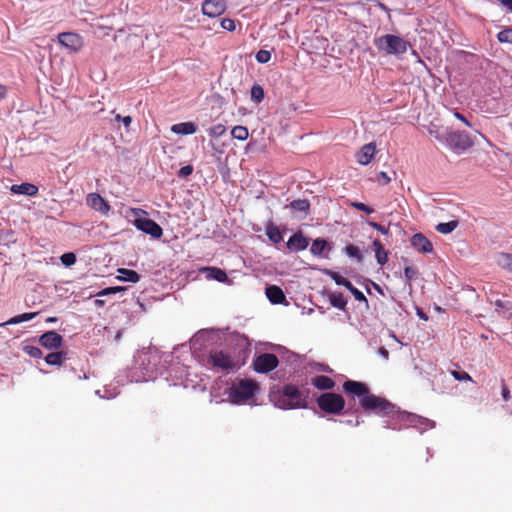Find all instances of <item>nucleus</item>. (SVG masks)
Segmentation results:
<instances>
[{"label":"nucleus","mask_w":512,"mask_h":512,"mask_svg":"<svg viewBox=\"0 0 512 512\" xmlns=\"http://www.w3.org/2000/svg\"><path fill=\"white\" fill-rule=\"evenodd\" d=\"M224 349H213L207 357V365L215 371L234 372L240 369L250 354L248 338L240 334H232Z\"/></svg>","instance_id":"1"},{"label":"nucleus","mask_w":512,"mask_h":512,"mask_svg":"<svg viewBox=\"0 0 512 512\" xmlns=\"http://www.w3.org/2000/svg\"><path fill=\"white\" fill-rule=\"evenodd\" d=\"M259 384L252 379L236 378L227 389L226 394L229 401L236 405L249 403L259 391Z\"/></svg>","instance_id":"2"},{"label":"nucleus","mask_w":512,"mask_h":512,"mask_svg":"<svg viewBox=\"0 0 512 512\" xmlns=\"http://www.w3.org/2000/svg\"><path fill=\"white\" fill-rule=\"evenodd\" d=\"M275 405L281 409L307 408V396L297 386L286 384L278 395H274Z\"/></svg>","instance_id":"3"},{"label":"nucleus","mask_w":512,"mask_h":512,"mask_svg":"<svg viewBox=\"0 0 512 512\" xmlns=\"http://www.w3.org/2000/svg\"><path fill=\"white\" fill-rule=\"evenodd\" d=\"M375 47L388 55H399L407 52L409 42L403 38L393 35L385 34L374 39Z\"/></svg>","instance_id":"4"},{"label":"nucleus","mask_w":512,"mask_h":512,"mask_svg":"<svg viewBox=\"0 0 512 512\" xmlns=\"http://www.w3.org/2000/svg\"><path fill=\"white\" fill-rule=\"evenodd\" d=\"M359 403L365 411H373L381 416H390L398 412L393 403L372 393H369L365 398H361Z\"/></svg>","instance_id":"5"},{"label":"nucleus","mask_w":512,"mask_h":512,"mask_svg":"<svg viewBox=\"0 0 512 512\" xmlns=\"http://www.w3.org/2000/svg\"><path fill=\"white\" fill-rule=\"evenodd\" d=\"M129 213L134 217L133 225L154 238H160L163 234L162 228L154 220L147 218V212L141 208H129Z\"/></svg>","instance_id":"6"},{"label":"nucleus","mask_w":512,"mask_h":512,"mask_svg":"<svg viewBox=\"0 0 512 512\" xmlns=\"http://www.w3.org/2000/svg\"><path fill=\"white\" fill-rule=\"evenodd\" d=\"M444 143L454 153L461 154L473 147L474 140L465 131L447 130L444 134Z\"/></svg>","instance_id":"7"},{"label":"nucleus","mask_w":512,"mask_h":512,"mask_svg":"<svg viewBox=\"0 0 512 512\" xmlns=\"http://www.w3.org/2000/svg\"><path fill=\"white\" fill-rule=\"evenodd\" d=\"M319 409L327 414L339 415L345 408V399L341 394L324 392L316 399Z\"/></svg>","instance_id":"8"},{"label":"nucleus","mask_w":512,"mask_h":512,"mask_svg":"<svg viewBox=\"0 0 512 512\" xmlns=\"http://www.w3.org/2000/svg\"><path fill=\"white\" fill-rule=\"evenodd\" d=\"M279 364L275 354L263 353L257 356L253 362V368L258 373H268L274 370Z\"/></svg>","instance_id":"9"},{"label":"nucleus","mask_w":512,"mask_h":512,"mask_svg":"<svg viewBox=\"0 0 512 512\" xmlns=\"http://www.w3.org/2000/svg\"><path fill=\"white\" fill-rule=\"evenodd\" d=\"M397 414L401 421H404L409 426L415 427L417 429L426 430L434 427V422L428 418L406 412H397Z\"/></svg>","instance_id":"10"},{"label":"nucleus","mask_w":512,"mask_h":512,"mask_svg":"<svg viewBox=\"0 0 512 512\" xmlns=\"http://www.w3.org/2000/svg\"><path fill=\"white\" fill-rule=\"evenodd\" d=\"M342 388L346 394L359 397L360 399L365 398L370 393L369 387L365 383L355 380L345 381Z\"/></svg>","instance_id":"11"},{"label":"nucleus","mask_w":512,"mask_h":512,"mask_svg":"<svg viewBox=\"0 0 512 512\" xmlns=\"http://www.w3.org/2000/svg\"><path fill=\"white\" fill-rule=\"evenodd\" d=\"M225 0H205L202 3V12L204 15L215 18L223 14L226 10Z\"/></svg>","instance_id":"12"},{"label":"nucleus","mask_w":512,"mask_h":512,"mask_svg":"<svg viewBox=\"0 0 512 512\" xmlns=\"http://www.w3.org/2000/svg\"><path fill=\"white\" fill-rule=\"evenodd\" d=\"M86 204L102 215H108L111 208L108 202L98 193H89L86 196Z\"/></svg>","instance_id":"13"},{"label":"nucleus","mask_w":512,"mask_h":512,"mask_svg":"<svg viewBox=\"0 0 512 512\" xmlns=\"http://www.w3.org/2000/svg\"><path fill=\"white\" fill-rule=\"evenodd\" d=\"M39 343L46 349L56 350L63 344V338L55 331H47L39 338Z\"/></svg>","instance_id":"14"},{"label":"nucleus","mask_w":512,"mask_h":512,"mask_svg":"<svg viewBox=\"0 0 512 512\" xmlns=\"http://www.w3.org/2000/svg\"><path fill=\"white\" fill-rule=\"evenodd\" d=\"M59 43L72 51H78L82 46L81 37L72 32H64L58 36Z\"/></svg>","instance_id":"15"},{"label":"nucleus","mask_w":512,"mask_h":512,"mask_svg":"<svg viewBox=\"0 0 512 512\" xmlns=\"http://www.w3.org/2000/svg\"><path fill=\"white\" fill-rule=\"evenodd\" d=\"M308 245L309 241L301 231L294 233L287 241V248L294 252L305 250Z\"/></svg>","instance_id":"16"},{"label":"nucleus","mask_w":512,"mask_h":512,"mask_svg":"<svg viewBox=\"0 0 512 512\" xmlns=\"http://www.w3.org/2000/svg\"><path fill=\"white\" fill-rule=\"evenodd\" d=\"M376 152V145L374 143L365 144L356 154L357 162L361 165L369 164Z\"/></svg>","instance_id":"17"},{"label":"nucleus","mask_w":512,"mask_h":512,"mask_svg":"<svg viewBox=\"0 0 512 512\" xmlns=\"http://www.w3.org/2000/svg\"><path fill=\"white\" fill-rule=\"evenodd\" d=\"M411 245L421 253H430L433 250L432 243L421 233L412 236Z\"/></svg>","instance_id":"18"},{"label":"nucleus","mask_w":512,"mask_h":512,"mask_svg":"<svg viewBox=\"0 0 512 512\" xmlns=\"http://www.w3.org/2000/svg\"><path fill=\"white\" fill-rule=\"evenodd\" d=\"M311 384L318 390L329 391L336 386L335 381L326 375H317L311 378Z\"/></svg>","instance_id":"19"},{"label":"nucleus","mask_w":512,"mask_h":512,"mask_svg":"<svg viewBox=\"0 0 512 512\" xmlns=\"http://www.w3.org/2000/svg\"><path fill=\"white\" fill-rule=\"evenodd\" d=\"M265 294L269 301L273 304H282L286 300L283 290L276 285L267 286Z\"/></svg>","instance_id":"20"},{"label":"nucleus","mask_w":512,"mask_h":512,"mask_svg":"<svg viewBox=\"0 0 512 512\" xmlns=\"http://www.w3.org/2000/svg\"><path fill=\"white\" fill-rule=\"evenodd\" d=\"M201 271L206 273L208 279H214L218 282H226L228 279L226 272L217 267H204Z\"/></svg>","instance_id":"21"},{"label":"nucleus","mask_w":512,"mask_h":512,"mask_svg":"<svg viewBox=\"0 0 512 512\" xmlns=\"http://www.w3.org/2000/svg\"><path fill=\"white\" fill-rule=\"evenodd\" d=\"M197 130L196 125L193 122H182L174 124L171 127V131L175 134L191 135Z\"/></svg>","instance_id":"22"},{"label":"nucleus","mask_w":512,"mask_h":512,"mask_svg":"<svg viewBox=\"0 0 512 512\" xmlns=\"http://www.w3.org/2000/svg\"><path fill=\"white\" fill-rule=\"evenodd\" d=\"M372 246L375 252L377 263L381 266L386 264L388 261V252L384 249V246L380 240L375 239L372 243Z\"/></svg>","instance_id":"23"},{"label":"nucleus","mask_w":512,"mask_h":512,"mask_svg":"<svg viewBox=\"0 0 512 512\" xmlns=\"http://www.w3.org/2000/svg\"><path fill=\"white\" fill-rule=\"evenodd\" d=\"M11 190L17 194L34 196L38 193V188L34 184L22 183L20 185H13Z\"/></svg>","instance_id":"24"},{"label":"nucleus","mask_w":512,"mask_h":512,"mask_svg":"<svg viewBox=\"0 0 512 512\" xmlns=\"http://www.w3.org/2000/svg\"><path fill=\"white\" fill-rule=\"evenodd\" d=\"M118 273L117 278L121 281L137 283L140 280V275L131 269L120 268Z\"/></svg>","instance_id":"25"},{"label":"nucleus","mask_w":512,"mask_h":512,"mask_svg":"<svg viewBox=\"0 0 512 512\" xmlns=\"http://www.w3.org/2000/svg\"><path fill=\"white\" fill-rule=\"evenodd\" d=\"M266 235L269 238V240L275 244H278L283 240L279 228L275 226L273 223H269L266 226Z\"/></svg>","instance_id":"26"},{"label":"nucleus","mask_w":512,"mask_h":512,"mask_svg":"<svg viewBox=\"0 0 512 512\" xmlns=\"http://www.w3.org/2000/svg\"><path fill=\"white\" fill-rule=\"evenodd\" d=\"M66 359V353L63 351L49 353L45 357V362L49 365L60 366Z\"/></svg>","instance_id":"27"},{"label":"nucleus","mask_w":512,"mask_h":512,"mask_svg":"<svg viewBox=\"0 0 512 512\" xmlns=\"http://www.w3.org/2000/svg\"><path fill=\"white\" fill-rule=\"evenodd\" d=\"M250 94H251V100L253 102H255L256 104L261 103L265 97L264 89L259 84H254L252 86Z\"/></svg>","instance_id":"28"},{"label":"nucleus","mask_w":512,"mask_h":512,"mask_svg":"<svg viewBox=\"0 0 512 512\" xmlns=\"http://www.w3.org/2000/svg\"><path fill=\"white\" fill-rule=\"evenodd\" d=\"M458 226V221L452 220L449 222L439 223L436 230L441 234H449L454 231Z\"/></svg>","instance_id":"29"},{"label":"nucleus","mask_w":512,"mask_h":512,"mask_svg":"<svg viewBox=\"0 0 512 512\" xmlns=\"http://www.w3.org/2000/svg\"><path fill=\"white\" fill-rule=\"evenodd\" d=\"M327 246V241L321 238L315 239L311 245L310 251L313 255H321Z\"/></svg>","instance_id":"30"},{"label":"nucleus","mask_w":512,"mask_h":512,"mask_svg":"<svg viewBox=\"0 0 512 512\" xmlns=\"http://www.w3.org/2000/svg\"><path fill=\"white\" fill-rule=\"evenodd\" d=\"M290 207L293 210H297V211L304 212L305 214H307L309 211V208H310V203L306 199H298V200H293L290 203Z\"/></svg>","instance_id":"31"},{"label":"nucleus","mask_w":512,"mask_h":512,"mask_svg":"<svg viewBox=\"0 0 512 512\" xmlns=\"http://www.w3.org/2000/svg\"><path fill=\"white\" fill-rule=\"evenodd\" d=\"M330 302L332 306L338 309H344L347 304L344 295L340 292L331 294Z\"/></svg>","instance_id":"32"},{"label":"nucleus","mask_w":512,"mask_h":512,"mask_svg":"<svg viewBox=\"0 0 512 512\" xmlns=\"http://www.w3.org/2000/svg\"><path fill=\"white\" fill-rule=\"evenodd\" d=\"M231 135L237 140L244 141L248 138L249 131L245 126H235L231 131Z\"/></svg>","instance_id":"33"},{"label":"nucleus","mask_w":512,"mask_h":512,"mask_svg":"<svg viewBox=\"0 0 512 512\" xmlns=\"http://www.w3.org/2000/svg\"><path fill=\"white\" fill-rule=\"evenodd\" d=\"M37 315V312L23 313L12 317L6 324H19L21 322L32 320Z\"/></svg>","instance_id":"34"},{"label":"nucleus","mask_w":512,"mask_h":512,"mask_svg":"<svg viewBox=\"0 0 512 512\" xmlns=\"http://www.w3.org/2000/svg\"><path fill=\"white\" fill-rule=\"evenodd\" d=\"M345 252L349 257L355 258L358 262H362L363 255L357 246L353 244L347 245L345 247Z\"/></svg>","instance_id":"35"},{"label":"nucleus","mask_w":512,"mask_h":512,"mask_svg":"<svg viewBox=\"0 0 512 512\" xmlns=\"http://www.w3.org/2000/svg\"><path fill=\"white\" fill-rule=\"evenodd\" d=\"M497 39L501 43L512 44V28H505L497 34Z\"/></svg>","instance_id":"36"},{"label":"nucleus","mask_w":512,"mask_h":512,"mask_svg":"<svg viewBox=\"0 0 512 512\" xmlns=\"http://www.w3.org/2000/svg\"><path fill=\"white\" fill-rule=\"evenodd\" d=\"M23 351L32 358H41L43 353L40 348L33 345H25Z\"/></svg>","instance_id":"37"},{"label":"nucleus","mask_w":512,"mask_h":512,"mask_svg":"<svg viewBox=\"0 0 512 512\" xmlns=\"http://www.w3.org/2000/svg\"><path fill=\"white\" fill-rule=\"evenodd\" d=\"M226 133V127L222 124H217L209 129V134L212 137L218 138Z\"/></svg>","instance_id":"38"},{"label":"nucleus","mask_w":512,"mask_h":512,"mask_svg":"<svg viewBox=\"0 0 512 512\" xmlns=\"http://www.w3.org/2000/svg\"><path fill=\"white\" fill-rule=\"evenodd\" d=\"M61 262L63 265L69 267L75 264L76 262V255L73 252H67L64 253L61 257Z\"/></svg>","instance_id":"39"},{"label":"nucleus","mask_w":512,"mask_h":512,"mask_svg":"<svg viewBox=\"0 0 512 512\" xmlns=\"http://www.w3.org/2000/svg\"><path fill=\"white\" fill-rule=\"evenodd\" d=\"M259 63H267L271 59V53L268 50H259L255 56Z\"/></svg>","instance_id":"40"},{"label":"nucleus","mask_w":512,"mask_h":512,"mask_svg":"<svg viewBox=\"0 0 512 512\" xmlns=\"http://www.w3.org/2000/svg\"><path fill=\"white\" fill-rule=\"evenodd\" d=\"M451 375L458 381H472L471 376L465 371L452 370Z\"/></svg>","instance_id":"41"},{"label":"nucleus","mask_w":512,"mask_h":512,"mask_svg":"<svg viewBox=\"0 0 512 512\" xmlns=\"http://www.w3.org/2000/svg\"><path fill=\"white\" fill-rule=\"evenodd\" d=\"M220 25L223 29L228 30L230 32L236 29V23L233 19L223 18L220 22Z\"/></svg>","instance_id":"42"},{"label":"nucleus","mask_w":512,"mask_h":512,"mask_svg":"<svg viewBox=\"0 0 512 512\" xmlns=\"http://www.w3.org/2000/svg\"><path fill=\"white\" fill-rule=\"evenodd\" d=\"M404 274L406 281L411 282L418 275V271L414 267L407 266L404 269Z\"/></svg>","instance_id":"43"},{"label":"nucleus","mask_w":512,"mask_h":512,"mask_svg":"<svg viewBox=\"0 0 512 512\" xmlns=\"http://www.w3.org/2000/svg\"><path fill=\"white\" fill-rule=\"evenodd\" d=\"M351 206L354 207L355 209H357L359 211H363L367 214H371L374 211L371 207H369L368 205H366L362 202H352Z\"/></svg>","instance_id":"44"},{"label":"nucleus","mask_w":512,"mask_h":512,"mask_svg":"<svg viewBox=\"0 0 512 512\" xmlns=\"http://www.w3.org/2000/svg\"><path fill=\"white\" fill-rule=\"evenodd\" d=\"M350 292L354 296L355 300L360 301V302H364L365 306L368 307V300L365 297V295L359 289L354 287L353 290L350 291Z\"/></svg>","instance_id":"45"},{"label":"nucleus","mask_w":512,"mask_h":512,"mask_svg":"<svg viewBox=\"0 0 512 512\" xmlns=\"http://www.w3.org/2000/svg\"><path fill=\"white\" fill-rule=\"evenodd\" d=\"M193 173V166L192 165H186L180 168L177 175L179 178H186L190 176Z\"/></svg>","instance_id":"46"},{"label":"nucleus","mask_w":512,"mask_h":512,"mask_svg":"<svg viewBox=\"0 0 512 512\" xmlns=\"http://www.w3.org/2000/svg\"><path fill=\"white\" fill-rule=\"evenodd\" d=\"M376 181L378 182L379 185L384 186L391 181V178L388 176L386 172L381 171L377 174Z\"/></svg>","instance_id":"47"},{"label":"nucleus","mask_w":512,"mask_h":512,"mask_svg":"<svg viewBox=\"0 0 512 512\" xmlns=\"http://www.w3.org/2000/svg\"><path fill=\"white\" fill-rule=\"evenodd\" d=\"M502 259V266L508 271L512 272V254H504Z\"/></svg>","instance_id":"48"},{"label":"nucleus","mask_w":512,"mask_h":512,"mask_svg":"<svg viewBox=\"0 0 512 512\" xmlns=\"http://www.w3.org/2000/svg\"><path fill=\"white\" fill-rule=\"evenodd\" d=\"M124 288L123 287H108V288H105L103 289L98 295L102 296V295H109V294H115L117 292H120V291H123Z\"/></svg>","instance_id":"49"},{"label":"nucleus","mask_w":512,"mask_h":512,"mask_svg":"<svg viewBox=\"0 0 512 512\" xmlns=\"http://www.w3.org/2000/svg\"><path fill=\"white\" fill-rule=\"evenodd\" d=\"M115 120H116L117 122H120V121H121V122H123V124H124V126H125L126 128H128V127L130 126L131 122H132V118H131V116H125V117H122L120 114H117V115L115 116Z\"/></svg>","instance_id":"50"},{"label":"nucleus","mask_w":512,"mask_h":512,"mask_svg":"<svg viewBox=\"0 0 512 512\" xmlns=\"http://www.w3.org/2000/svg\"><path fill=\"white\" fill-rule=\"evenodd\" d=\"M428 131H429V134L431 136H433L435 139H437L438 141L444 142V135H442L438 131V129H434L433 127H430Z\"/></svg>","instance_id":"51"},{"label":"nucleus","mask_w":512,"mask_h":512,"mask_svg":"<svg viewBox=\"0 0 512 512\" xmlns=\"http://www.w3.org/2000/svg\"><path fill=\"white\" fill-rule=\"evenodd\" d=\"M502 397H503V400L504 401H508L510 399V390L509 388L507 387V385L505 384V381L502 380Z\"/></svg>","instance_id":"52"},{"label":"nucleus","mask_w":512,"mask_h":512,"mask_svg":"<svg viewBox=\"0 0 512 512\" xmlns=\"http://www.w3.org/2000/svg\"><path fill=\"white\" fill-rule=\"evenodd\" d=\"M331 278L335 281V283H336L337 285H340V286H341V285L344 283V281L346 280V278H345V277H343L342 275H340V274H339V273H337V272H333V273L331 274Z\"/></svg>","instance_id":"53"},{"label":"nucleus","mask_w":512,"mask_h":512,"mask_svg":"<svg viewBox=\"0 0 512 512\" xmlns=\"http://www.w3.org/2000/svg\"><path fill=\"white\" fill-rule=\"evenodd\" d=\"M369 225L376 229L377 231L381 232L382 234H388L389 230L382 226L381 224H378L376 222H369Z\"/></svg>","instance_id":"54"},{"label":"nucleus","mask_w":512,"mask_h":512,"mask_svg":"<svg viewBox=\"0 0 512 512\" xmlns=\"http://www.w3.org/2000/svg\"><path fill=\"white\" fill-rule=\"evenodd\" d=\"M454 116L459 119L460 121H462L466 126L468 127H471V123L467 120V118L465 116H463L462 114H460L459 112L455 111L454 112Z\"/></svg>","instance_id":"55"},{"label":"nucleus","mask_w":512,"mask_h":512,"mask_svg":"<svg viewBox=\"0 0 512 512\" xmlns=\"http://www.w3.org/2000/svg\"><path fill=\"white\" fill-rule=\"evenodd\" d=\"M7 96V87L3 84H0V101L6 98Z\"/></svg>","instance_id":"56"},{"label":"nucleus","mask_w":512,"mask_h":512,"mask_svg":"<svg viewBox=\"0 0 512 512\" xmlns=\"http://www.w3.org/2000/svg\"><path fill=\"white\" fill-rule=\"evenodd\" d=\"M500 3L512 12V0H499Z\"/></svg>","instance_id":"57"},{"label":"nucleus","mask_w":512,"mask_h":512,"mask_svg":"<svg viewBox=\"0 0 512 512\" xmlns=\"http://www.w3.org/2000/svg\"><path fill=\"white\" fill-rule=\"evenodd\" d=\"M341 286H344L349 291H352L355 287L348 279H346Z\"/></svg>","instance_id":"58"},{"label":"nucleus","mask_w":512,"mask_h":512,"mask_svg":"<svg viewBox=\"0 0 512 512\" xmlns=\"http://www.w3.org/2000/svg\"><path fill=\"white\" fill-rule=\"evenodd\" d=\"M379 354H380L383 358H385V359H388V357H389V351H388L386 348H384V347H381V348L379 349Z\"/></svg>","instance_id":"59"},{"label":"nucleus","mask_w":512,"mask_h":512,"mask_svg":"<svg viewBox=\"0 0 512 512\" xmlns=\"http://www.w3.org/2000/svg\"><path fill=\"white\" fill-rule=\"evenodd\" d=\"M57 321V318L56 317H48L46 319V322L47 323H55Z\"/></svg>","instance_id":"60"},{"label":"nucleus","mask_w":512,"mask_h":512,"mask_svg":"<svg viewBox=\"0 0 512 512\" xmlns=\"http://www.w3.org/2000/svg\"><path fill=\"white\" fill-rule=\"evenodd\" d=\"M495 305H496L497 307H501V308H503V307H504V303H503V301H501V300H497V301L495 302Z\"/></svg>","instance_id":"61"},{"label":"nucleus","mask_w":512,"mask_h":512,"mask_svg":"<svg viewBox=\"0 0 512 512\" xmlns=\"http://www.w3.org/2000/svg\"><path fill=\"white\" fill-rule=\"evenodd\" d=\"M419 315H420V317L426 319V316L422 312H419Z\"/></svg>","instance_id":"62"}]
</instances>
